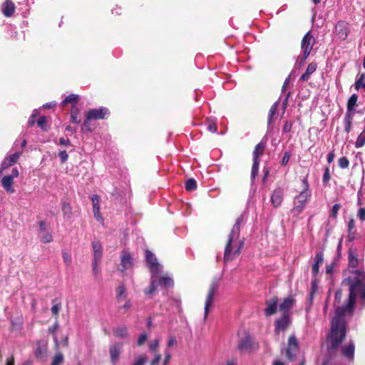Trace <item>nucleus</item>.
I'll return each instance as SVG.
<instances>
[{"instance_id": "nucleus-1", "label": "nucleus", "mask_w": 365, "mask_h": 365, "mask_svg": "<svg viewBox=\"0 0 365 365\" xmlns=\"http://www.w3.org/2000/svg\"><path fill=\"white\" fill-rule=\"evenodd\" d=\"M365 274L361 270H356L351 275L343 281L349 286V302L346 307L336 309L335 315L331 321V333L329 335L331 347L336 349L343 341L346 336V322L344 316L351 312L355 304L356 291L361 292V297L365 299Z\"/></svg>"}, {"instance_id": "nucleus-2", "label": "nucleus", "mask_w": 365, "mask_h": 365, "mask_svg": "<svg viewBox=\"0 0 365 365\" xmlns=\"http://www.w3.org/2000/svg\"><path fill=\"white\" fill-rule=\"evenodd\" d=\"M241 222L242 219L240 217L237 219L236 222L229 235V239L225 247L224 255V260L226 262L232 261L237 257L240 255L243 246L244 242L240 239V227Z\"/></svg>"}, {"instance_id": "nucleus-3", "label": "nucleus", "mask_w": 365, "mask_h": 365, "mask_svg": "<svg viewBox=\"0 0 365 365\" xmlns=\"http://www.w3.org/2000/svg\"><path fill=\"white\" fill-rule=\"evenodd\" d=\"M146 260L151 272V279L149 288L145 290V293L148 295L153 294L158 286L160 284V271L161 265L158 262L157 258L150 251H146Z\"/></svg>"}, {"instance_id": "nucleus-4", "label": "nucleus", "mask_w": 365, "mask_h": 365, "mask_svg": "<svg viewBox=\"0 0 365 365\" xmlns=\"http://www.w3.org/2000/svg\"><path fill=\"white\" fill-rule=\"evenodd\" d=\"M302 183L303 190L302 191L300 192L299 195L296 197L294 202V207L292 211L295 215H298L302 212L305 207L307 201L308 200L309 197L311 195L307 180L306 178H304L302 180Z\"/></svg>"}, {"instance_id": "nucleus-5", "label": "nucleus", "mask_w": 365, "mask_h": 365, "mask_svg": "<svg viewBox=\"0 0 365 365\" xmlns=\"http://www.w3.org/2000/svg\"><path fill=\"white\" fill-rule=\"evenodd\" d=\"M314 44V38L311 35L310 32H307L304 36L302 41V49L303 51V57L302 61L300 62V65H302L307 58L310 54V52L312 49L313 45Z\"/></svg>"}, {"instance_id": "nucleus-6", "label": "nucleus", "mask_w": 365, "mask_h": 365, "mask_svg": "<svg viewBox=\"0 0 365 365\" xmlns=\"http://www.w3.org/2000/svg\"><path fill=\"white\" fill-rule=\"evenodd\" d=\"M19 173L16 168H14L10 175L4 176L1 180L3 187L9 193H14L15 190L12 187L14 184V179L19 177Z\"/></svg>"}, {"instance_id": "nucleus-7", "label": "nucleus", "mask_w": 365, "mask_h": 365, "mask_svg": "<svg viewBox=\"0 0 365 365\" xmlns=\"http://www.w3.org/2000/svg\"><path fill=\"white\" fill-rule=\"evenodd\" d=\"M218 289V284L217 282H212L210 284V287L209 288V291L206 297L205 300V316L204 319L205 320L207 319V317L209 313V310L210 307L212 304L214 296L216 294Z\"/></svg>"}, {"instance_id": "nucleus-8", "label": "nucleus", "mask_w": 365, "mask_h": 365, "mask_svg": "<svg viewBox=\"0 0 365 365\" xmlns=\"http://www.w3.org/2000/svg\"><path fill=\"white\" fill-rule=\"evenodd\" d=\"M299 351V341L295 336H289L288 339V345L286 350V355L290 361H293Z\"/></svg>"}, {"instance_id": "nucleus-9", "label": "nucleus", "mask_w": 365, "mask_h": 365, "mask_svg": "<svg viewBox=\"0 0 365 365\" xmlns=\"http://www.w3.org/2000/svg\"><path fill=\"white\" fill-rule=\"evenodd\" d=\"M39 237L43 243H50L53 241L49 227L43 221L39 222Z\"/></svg>"}, {"instance_id": "nucleus-10", "label": "nucleus", "mask_w": 365, "mask_h": 365, "mask_svg": "<svg viewBox=\"0 0 365 365\" xmlns=\"http://www.w3.org/2000/svg\"><path fill=\"white\" fill-rule=\"evenodd\" d=\"M122 346L123 344L121 343H115L110 346L109 354L110 361L113 364H115L118 361L122 351Z\"/></svg>"}, {"instance_id": "nucleus-11", "label": "nucleus", "mask_w": 365, "mask_h": 365, "mask_svg": "<svg viewBox=\"0 0 365 365\" xmlns=\"http://www.w3.org/2000/svg\"><path fill=\"white\" fill-rule=\"evenodd\" d=\"M48 344L46 341H40L37 344V349L35 351L36 357L41 361H45L47 357Z\"/></svg>"}, {"instance_id": "nucleus-12", "label": "nucleus", "mask_w": 365, "mask_h": 365, "mask_svg": "<svg viewBox=\"0 0 365 365\" xmlns=\"http://www.w3.org/2000/svg\"><path fill=\"white\" fill-rule=\"evenodd\" d=\"M107 113L108 109L105 108L92 109L87 113V120L103 119Z\"/></svg>"}, {"instance_id": "nucleus-13", "label": "nucleus", "mask_w": 365, "mask_h": 365, "mask_svg": "<svg viewBox=\"0 0 365 365\" xmlns=\"http://www.w3.org/2000/svg\"><path fill=\"white\" fill-rule=\"evenodd\" d=\"M20 155L21 153H16L9 155V157H6L1 165L0 173H2L3 170L7 169L16 163L19 159Z\"/></svg>"}, {"instance_id": "nucleus-14", "label": "nucleus", "mask_w": 365, "mask_h": 365, "mask_svg": "<svg viewBox=\"0 0 365 365\" xmlns=\"http://www.w3.org/2000/svg\"><path fill=\"white\" fill-rule=\"evenodd\" d=\"M238 349L240 351H250L255 349V344L250 336H245L240 339Z\"/></svg>"}, {"instance_id": "nucleus-15", "label": "nucleus", "mask_w": 365, "mask_h": 365, "mask_svg": "<svg viewBox=\"0 0 365 365\" xmlns=\"http://www.w3.org/2000/svg\"><path fill=\"white\" fill-rule=\"evenodd\" d=\"M91 198L93 202L94 217L98 221L103 222V218L100 213V197L98 195H94Z\"/></svg>"}, {"instance_id": "nucleus-16", "label": "nucleus", "mask_w": 365, "mask_h": 365, "mask_svg": "<svg viewBox=\"0 0 365 365\" xmlns=\"http://www.w3.org/2000/svg\"><path fill=\"white\" fill-rule=\"evenodd\" d=\"M289 324V314H283L282 318L277 319L275 322V331H284L288 327Z\"/></svg>"}, {"instance_id": "nucleus-17", "label": "nucleus", "mask_w": 365, "mask_h": 365, "mask_svg": "<svg viewBox=\"0 0 365 365\" xmlns=\"http://www.w3.org/2000/svg\"><path fill=\"white\" fill-rule=\"evenodd\" d=\"M277 302L278 299L277 297H273L266 302L267 308L264 309V312L267 316H270L276 313Z\"/></svg>"}, {"instance_id": "nucleus-18", "label": "nucleus", "mask_w": 365, "mask_h": 365, "mask_svg": "<svg viewBox=\"0 0 365 365\" xmlns=\"http://www.w3.org/2000/svg\"><path fill=\"white\" fill-rule=\"evenodd\" d=\"M294 303V299L293 297L289 296L284 298L283 302L279 304V311L282 312L283 314H289V311L292 308Z\"/></svg>"}, {"instance_id": "nucleus-19", "label": "nucleus", "mask_w": 365, "mask_h": 365, "mask_svg": "<svg viewBox=\"0 0 365 365\" xmlns=\"http://www.w3.org/2000/svg\"><path fill=\"white\" fill-rule=\"evenodd\" d=\"M1 11L5 16H11L15 11V5L14 2L11 0L5 1L2 4Z\"/></svg>"}, {"instance_id": "nucleus-20", "label": "nucleus", "mask_w": 365, "mask_h": 365, "mask_svg": "<svg viewBox=\"0 0 365 365\" xmlns=\"http://www.w3.org/2000/svg\"><path fill=\"white\" fill-rule=\"evenodd\" d=\"M93 259L96 261H101L102 257V246L99 241L95 240L92 242Z\"/></svg>"}, {"instance_id": "nucleus-21", "label": "nucleus", "mask_w": 365, "mask_h": 365, "mask_svg": "<svg viewBox=\"0 0 365 365\" xmlns=\"http://www.w3.org/2000/svg\"><path fill=\"white\" fill-rule=\"evenodd\" d=\"M335 29L337 35L340 38L344 39L347 36L348 29L345 22H339L336 25Z\"/></svg>"}, {"instance_id": "nucleus-22", "label": "nucleus", "mask_w": 365, "mask_h": 365, "mask_svg": "<svg viewBox=\"0 0 365 365\" xmlns=\"http://www.w3.org/2000/svg\"><path fill=\"white\" fill-rule=\"evenodd\" d=\"M271 200L274 206L277 207L281 205L283 200V191L281 189L275 190Z\"/></svg>"}, {"instance_id": "nucleus-23", "label": "nucleus", "mask_w": 365, "mask_h": 365, "mask_svg": "<svg viewBox=\"0 0 365 365\" xmlns=\"http://www.w3.org/2000/svg\"><path fill=\"white\" fill-rule=\"evenodd\" d=\"M317 63H311L308 65L306 72L302 75L300 79L303 81H307L309 79V76L315 72L317 69Z\"/></svg>"}, {"instance_id": "nucleus-24", "label": "nucleus", "mask_w": 365, "mask_h": 365, "mask_svg": "<svg viewBox=\"0 0 365 365\" xmlns=\"http://www.w3.org/2000/svg\"><path fill=\"white\" fill-rule=\"evenodd\" d=\"M264 149H265V143H264L261 142L256 145L255 150L253 152V156H254L253 161L254 162H255V160H256L257 162H259V158L263 154Z\"/></svg>"}, {"instance_id": "nucleus-25", "label": "nucleus", "mask_w": 365, "mask_h": 365, "mask_svg": "<svg viewBox=\"0 0 365 365\" xmlns=\"http://www.w3.org/2000/svg\"><path fill=\"white\" fill-rule=\"evenodd\" d=\"M359 264V259L357 258V255L356 253V251L349 249V265L351 267L355 268L358 266Z\"/></svg>"}, {"instance_id": "nucleus-26", "label": "nucleus", "mask_w": 365, "mask_h": 365, "mask_svg": "<svg viewBox=\"0 0 365 365\" xmlns=\"http://www.w3.org/2000/svg\"><path fill=\"white\" fill-rule=\"evenodd\" d=\"M132 259L130 256L123 252L121 256V266L123 267V269H130L132 267Z\"/></svg>"}, {"instance_id": "nucleus-27", "label": "nucleus", "mask_w": 365, "mask_h": 365, "mask_svg": "<svg viewBox=\"0 0 365 365\" xmlns=\"http://www.w3.org/2000/svg\"><path fill=\"white\" fill-rule=\"evenodd\" d=\"M113 334L115 337L124 339L128 336V329L125 327H116L113 330Z\"/></svg>"}, {"instance_id": "nucleus-28", "label": "nucleus", "mask_w": 365, "mask_h": 365, "mask_svg": "<svg viewBox=\"0 0 365 365\" xmlns=\"http://www.w3.org/2000/svg\"><path fill=\"white\" fill-rule=\"evenodd\" d=\"M354 353V346L352 344H349L346 346L342 347V354L345 356L349 359H353Z\"/></svg>"}, {"instance_id": "nucleus-29", "label": "nucleus", "mask_w": 365, "mask_h": 365, "mask_svg": "<svg viewBox=\"0 0 365 365\" xmlns=\"http://www.w3.org/2000/svg\"><path fill=\"white\" fill-rule=\"evenodd\" d=\"M358 100V96L356 94H353L349 99L348 100L347 103V109L348 111H351L354 110V106L356 105V102Z\"/></svg>"}, {"instance_id": "nucleus-30", "label": "nucleus", "mask_w": 365, "mask_h": 365, "mask_svg": "<svg viewBox=\"0 0 365 365\" xmlns=\"http://www.w3.org/2000/svg\"><path fill=\"white\" fill-rule=\"evenodd\" d=\"M279 103L275 102L271 107L269 112V118H268V124L272 123L274 121V116L275 115V113L277 110Z\"/></svg>"}, {"instance_id": "nucleus-31", "label": "nucleus", "mask_w": 365, "mask_h": 365, "mask_svg": "<svg viewBox=\"0 0 365 365\" xmlns=\"http://www.w3.org/2000/svg\"><path fill=\"white\" fill-rule=\"evenodd\" d=\"M116 292L117 299L118 301L125 299L126 298V289L123 285L119 286L116 289Z\"/></svg>"}, {"instance_id": "nucleus-32", "label": "nucleus", "mask_w": 365, "mask_h": 365, "mask_svg": "<svg viewBox=\"0 0 365 365\" xmlns=\"http://www.w3.org/2000/svg\"><path fill=\"white\" fill-rule=\"evenodd\" d=\"M160 284H163L164 286L165 287H170L173 285V279L168 277V276H164L162 274V270L160 271Z\"/></svg>"}, {"instance_id": "nucleus-33", "label": "nucleus", "mask_w": 365, "mask_h": 365, "mask_svg": "<svg viewBox=\"0 0 365 365\" xmlns=\"http://www.w3.org/2000/svg\"><path fill=\"white\" fill-rule=\"evenodd\" d=\"M365 75L364 73L361 74L358 80L355 82L354 86L356 90L363 88L365 89Z\"/></svg>"}, {"instance_id": "nucleus-34", "label": "nucleus", "mask_w": 365, "mask_h": 365, "mask_svg": "<svg viewBox=\"0 0 365 365\" xmlns=\"http://www.w3.org/2000/svg\"><path fill=\"white\" fill-rule=\"evenodd\" d=\"M196 188H197V182L194 179L190 178L186 182V183H185L186 190L192 191V190H195Z\"/></svg>"}, {"instance_id": "nucleus-35", "label": "nucleus", "mask_w": 365, "mask_h": 365, "mask_svg": "<svg viewBox=\"0 0 365 365\" xmlns=\"http://www.w3.org/2000/svg\"><path fill=\"white\" fill-rule=\"evenodd\" d=\"M78 96L75 94H71L66 97V98L63 101V104H67V103H76L78 101Z\"/></svg>"}, {"instance_id": "nucleus-36", "label": "nucleus", "mask_w": 365, "mask_h": 365, "mask_svg": "<svg viewBox=\"0 0 365 365\" xmlns=\"http://www.w3.org/2000/svg\"><path fill=\"white\" fill-rule=\"evenodd\" d=\"M259 165V162H257L256 160H255V162L253 161L252 173H251L252 181H253L255 180V178H256V176L257 175Z\"/></svg>"}, {"instance_id": "nucleus-37", "label": "nucleus", "mask_w": 365, "mask_h": 365, "mask_svg": "<svg viewBox=\"0 0 365 365\" xmlns=\"http://www.w3.org/2000/svg\"><path fill=\"white\" fill-rule=\"evenodd\" d=\"M365 143V131L361 133L357 138L355 145L356 148L362 147Z\"/></svg>"}, {"instance_id": "nucleus-38", "label": "nucleus", "mask_w": 365, "mask_h": 365, "mask_svg": "<svg viewBox=\"0 0 365 365\" xmlns=\"http://www.w3.org/2000/svg\"><path fill=\"white\" fill-rule=\"evenodd\" d=\"M63 361V355L61 353H57L52 361L51 365H60Z\"/></svg>"}, {"instance_id": "nucleus-39", "label": "nucleus", "mask_w": 365, "mask_h": 365, "mask_svg": "<svg viewBox=\"0 0 365 365\" xmlns=\"http://www.w3.org/2000/svg\"><path fill=\"white\" fill-rule=\"evenodd\" d=\"M62 210L65 215L71 217V206L68 202H63L62 205Z\"/></svg>"}, {"instance_id": "nucleus-40", "label": "nucleus", "mask_w": 365, "mask_h": 365, "mask_svg": "<svg viewBox=\"0 0 365 365\" xmlns=\"http://www.w3.org/2000/svg\"><path fill=\"white\" fill-rule=\"evenodd\" d=\"M148 361V358L145 355L138 356L132 365H144Z\"/></svg>"}, {"instance_id": "nucleus-41", "label": "nucleus", "mask_w": 365, "mask_h": 365, "mask_svg": "<svg viewBox=\"0 0 365 365\" xmlns=\"http://www.w3.org/2000/svg\"><path fill=\"white\" fill-rule=\"evenodd\" d=\"M62 257L66 266H69L71 264L72 258L71 255L68 252L63 251Z\"/></svg>"}, {"instance_id": "nucleus-42", "label": "nucleus", "mask_w": 365, "mask_h": 365, "mask_svg": "<svg viewBox=\"0 0 365 365\" xmlns=\"http://www.w3.org/2000/svg\"><path fill=\"white\" fill-rule=\"evenodd\" d=\"M78 113H79V110L77 108L73 110L71 112V120H72V122L74 123H81V120L78 118Z\"/></svg>"}, {"instance_id": "nucleus-43", "label": "nucleus", "mask_w": 365, "mask_h": 365, "mask_svg": "<svg viewBox=\"0 0 365 365\" xmlns=\"http://www.w3.org/2000/svg\"><path fill=\"white\" fill-rule=\"evenodd\" d=\"M349 165V161L346 157H342L339 160V165L341 168H346Z\"/></svg>"}, {"instance_id": "nucleus-44", "label": "nucleus", "mask_w": 365, "mask_h": 365, "mask_svg": "<svg viewBox=\"0 0 365 365\" xmlns=\"http://www.w3.org/2000/svg\"><path fill=\"white\" fill-rule=\"evenodd\" d=\"M340 204H335L330 212V217L335 218L337 215L338 211L340 209Z\"/></svg>"}, {"instance_id": "nucleus-45", "label": "nucleus", "mask_w": 365, "mask_h": 365, "mask_svg": "<svg viewBox=\"0 0 365 365\" xmlns=\"http://www.w3.org/2000/svg\"><path fill=\"white\" fill-rule=\"evenodd\" d=\"M346 126H345V131L346 133H349L351 127V114H347L346 116Z\"/></svg>"}, {"instance_id": "nucleus-46", "label": "nucleus", "mask_w": 365, "mask_h": 365, "mask_svg": "<svg viewBox=\"0 0 365 365\" xmlns=\"http://www.w3.org/2000/svg\"><path fill=\"white\" fill-rule=\"evenodd\" d=\"M148 339V335L145 332H143L138 339V341H137V344L138 346H142L145 341L146 340Z\"/></svg>"}, {"instance_id": "nucleus-47", "label": "nucleus", "mask_w": 365, "mask_h": 365, "mask_svg": "<svg viewBox=\"0 0 365 365\" xmlns=\"http://www.w3.org/2000/svg\"><path fill=\"white\" fill-rule=\"evenodd\" d=\"M101 261H96V259H93V264H92V269L94 275H97L99 272L98 269V264Z\"/></svg>"}, {"instance_id": "nucleus-48", "label": "nucleus", "mask_w": 365, "mask_h": 365, "mask_svg": "<svg viewBox=\"0 0 365 365\" xmlns=\"http://www.w3.org/2000/svg\"><path fill=\"white\" fill-rule=\"evenodd\" d=\"M38 125L42 129L46 130L45 125L46 123V118L44 116L41 117L37 121Z\"/></svg>"}, {"instance_id": "nucleus-49", "label": "nucleus", "mask_w": 365, "mask_h": 365, "mask_svg": "<svg viewBox=\"0 0 365 365\" xmlns=\"http://www.w3.org/2000/svg\"><path fill=\"white\" fill-rule=\"evenodd\" d=\"M158 345H159V340L155 339L153 341H152L150 344L149 348L151 351H155L158 349Z\"/></svg>"}, {"instance_id": "nucleus-50", "label": "nucleus", "mask_w": 365, "mask_h": 365, "mask_svg": "<svg viewBox=\"0 0 365 365\" xmlns=\"http://www.w3.org/2000/svg\"><path fill=\"white\" fill-rule=\"evenodd\" d=\"M176 344H177V340H176L175 336H170L168 339V346L171 347V346H175Z\"/></svg>"}, {"instance_id": "nucleus-51", "label": "nucleus", "mask_w": 365, "mask_h": 365, "mask_svg": "<svg viewBox=\"0 0 365 365\" xmlns=\"http://www.w3.org/2000/svg\"><path fill=\"white\" fill-rule=\"evenodd\" d=\"M89 120H87V118H86V120L84 121L83 125L82 126L83 131H88V132L91 131V128H90Z\"/></svg>"}, {"instance_id": "nucleus-52", "label": "nucleus", "mask_w": 365, "mask_h": 365, "mask_svg": "<svg viewBox=\"0 0 365 365\" xmlns=\"http://www.w3.org/2000/svg\"><path fill=\"white\" fill-rule=\"evenodd\" d=\"M58 155L62 163H65L68 160V155L65 150L60 152Z\"/></svg>"}, {"instance_id": "nucleus-53", "label": "nucleus", "mask_w": 365, "mask_h": 365, "mask_svg": "<svg viewBox=\"0 0 365 365\" xmlns=\"http://www.w3.org/2000/svg\"><path fill=\"white\" fill-rule=\"evenodd\" d=\"M330 179L329 170L328 168L325 169V173L323 176V181L324 183H327Z\"/></svg>"}, {"instance_id": "nucleus-54", "label": "nucleus", "mask_w": 365, "mask_h": 365, "mask_svg": "<svg viewBox=\"0 0 365 365\" xmlns=\"http://www.w3.org/2000/svg\"><path fill=\"white\" fill-rule=\"evenodd\" d=\"M357 215L361 220H365V208H360Z\"/></svg>"}, {"instance_id": "nucleus-55", "label": "nucleus", "mask_w": 365, "mask_h": 365, "mask_svg": "<svg viewBox=\"0 0 365 365\" xmlns=\"http://www.w3.org/2000/svg\"><path fill=\"white\" fill-rule=\"evenodd\" d=\"M161 359V355L160 354H155V358L150 363V365H158L160 360Z\"/></svg>"}, {"instance_id": "nucleus-56", "label": "nucleus", "mask_w": 365, "mask_h": 365, "mask_svg": "<svg viewBox=\"0 0 365 365\" xmlns=\"http://www.w3.org/2000/svg\"><path fill=\"white\" fill-rule=\"evenodd\" d=\"M60 309H61L60 304L53 305L51 308V312H52L53 314L57 316L58 314V312H59Z\"/></svg>"}, {"instance_id": "nucleus-57", "label": "nucleus", "mask_w": 365, "mask_h": 365, "mask_svg": "<svg viewBox=\"0 0 365 365\" xmlns=\"http://www.w3.org/2000/svg\"><path fill=\"white\" fill-rule=\"evenodd\" d=\"M289 159H290V154L287 152L285 153L283 156L282 160V164L285 165L289 162Z\"/></svg>"}, {"instance_id": "nucleus-58", "label": "nucleus", "mask_w": 365, "mask_h": 365, "mask_svg": "<svg viewBox=\"0 0 365 365\" xmlns=\"http://www.w3.org/2000/svg\"><path fill=\"white\" fill-rule=\"evenodd\" d=\"M170 359H171V354H170V353H169L168 351H166V352H165V359H164L163 364V365H168V364H169V362H170Z\"/></svg>"}, {"instance_id": "nucleus-59", "label": "nucleus", "mask_w": 365, "mask_h": 365, "mask_svg": "<svg viewBox=\"0 0 365 365\" xmlns=\"http://www.w3.org/2000/svg\"><path fill=\"white\" fill-rule=\"evenodd\" d=\"M323 262V255L322 253H317L315 257V263L320 264Z\"/></svg>"}, {"instance_id": "nucleus-60", "label": "nucleus", "mask_w": 365, "mask_h": 365, "mask_svg": "<svg viewBox=\"0 0 365 365\" xmlns=\"http://www.w3.org/2000/svg\"><path fill=\"white\" fill-rule=\"evenodd\" d=\"M58 324L56 322L52 327L48 328V331L50 334H54L56 332V331L58 329Z\"/></svg>"}, {"instance_id": "nucleus-61", "label": "nucleus", "mask_w": 365, "mask_h": 365, "mask_svg": "<svg viewBox=\"0 0 365 365\" xmlns=\"http://www.w3.org/2000/svg\"><path fill=\"white\" fill-rule=\"evenodd\" d=\"M208 130L212 132L215 133L217 131V125L215 123H210L208 125Z\"/></svg>"}, {"instance_id": "nucleus-62", "label": "nucleus", "mask_w": 365, "mask_h": 365, "mask_svg": "<svg viewBox=\"0 0 365 365\" xmlns=\"http://www.w3.org/2000/svg\"><path fill=\"white\" fill-rule=\"evenodd\" d=\"M59 144L62 145H69L71 144L70 140L68 139H64L63 138L59 139Z\"/></svg>"}, {"instance_id": "nucleus-63", "label": "nucleus", "mask_w": 365, "mask_h": 365, "mask_svg": "<svg viewBox=\"0 0 365 365\" xmlns=\"http://www.w3.org/2000/svg\"><path fill=\"white\" fill-rule=\"evenodd\" d=\"M312 272L314 275H316L319 272V264L314 263L312 265Z\"/></svg>"}, {"instance_id": "nucleus-64", "label": "nucleus", "mask_w": 365, "mask_h": 365, "mask_svg": "<svg viewBox=\"0 0 365 365\" xmlns=\"http://www.w3.org/2000/svg\"><path fill=\"white\" fill-rule=\"evenodd\" d=\"M6 365H14V356H11V357H10V358H9L7 359Z\"/></svg>"}]
</instances>
